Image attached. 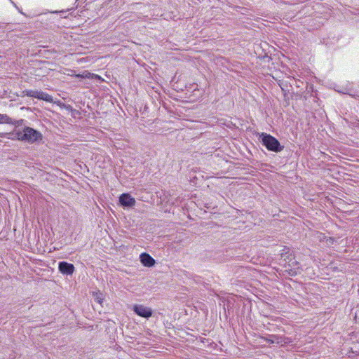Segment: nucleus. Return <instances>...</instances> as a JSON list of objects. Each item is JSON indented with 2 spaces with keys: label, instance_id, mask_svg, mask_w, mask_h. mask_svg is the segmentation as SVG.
I'll use <instances>...</instances> for the list:
<instances>
[{
  "label": "nucleus",
  "instance_id": "nucleus-1",
  "mask_svg": "<svg viewBox=\"0 0 359 359\" xmlns=\"http://www.w3.org/2000/svg\"><path fill=\"white\" fill-rule=\"evenodd\" d=\"M13 135L18 140L30 143H33L41 138V134L30 127H25L22 130H16Z\"/></svg>",
  "mask_w": 359,
  "mask_h": 359
},
{
  "label": "nucleus",
  "instance_id": "nucleus-2",
  "mask_svg": "<svg viewBox=\"0 0 359 359\" xmlns=\"http://www.w3.org/2000/svg\"><path fill=\"white\" fill-rule=\"evenodd\" d=\"M260 137H262V144L268 150L280 152L283 149L284 147L281 146L278 140L272 135L263 133Z\"/></svg>",
  "mask_w": 359,
  "mask_h": 359
},
{
  "label": "nucleus",
  "instance_id": "nucleus-3",
  "mask_svg": "<svg viewBox=\"0 0 359 359\" xmlns=\"http://www.w3.org/2000/svg\"><path fill=\"white\" fill-rule=\"evenodd\" d=\"M23 93L28 97H35L39 100H44L48 102H53L52 96L42 91L34 90H25L23 91Z\"/></svg>",
  "mask_w": 359,
  "mask_h": 359
},
{
  "label": "nucleus",
  "instance_id": "nucleus-4",
  "mask_svg": "<svg viewBox=\"0 0 359 359\" xmlns=\"http://www.w3.org/2000/svg\"><path fill=\"white\" fill-rule=\"evenodd\" d=\"M134 312L143 318H148L152 316V310L141 304H135L133 306Z\"/></svg>",
  "mask_w": 359,
  "mask_h": 359
},
{
  "label": "nucleus",
  "instance_id": "nucleus-5",
  "mask_svg": "<svg viewBox=\"0 0 359 359\" xmlns=\"http://www.w3.org/2000/svg\"><path fill=\"white\" fill-rule=\"evenodd\" d=\"M120 203L124 207H133L135 204V199L129 194H123L119 197Z\"/></svg>",
  "mask_w": 359,
  "mask_h": 359
},
{
  "label": "nucleus",
  "instance_id": "nucleus-6",
  "mask_svg": "<svg viewBox=\"0 0 359 359\" xmlns=\"http://www.w3.org/2000/svg\"><path fill=\"white\" fill-rule=\"evenodd\" d=\"M59 271L67 275H72L74 271V266L72 264L67 263L66 262H60L59 263Z\"/></svg>",
  "mask_w": 359,
  "mask_h": 359
},
{
  "label": "nucleus",
  "instance_id": "nucleus-7",
  "mask_svg": "<svg viewBox=\"0 0 359 359\" xmlns=\"http://www.w3.org/2000/svg\"><path fill=\"white\" fill-rule=\"evenodd\" d=\"M140 261L145 266L151 267L154 265L155 260L147 253H142L140 255Z\"/></svg>",
  "mask_w": 359,
  "mask_h": 359
},
{
  "label": "nucleus",
  "instance_id": "nucleus-8",
  "mask_svg": "<svg viewBox=\"0 0 359 359\" xmlns=\"http://www.w3.org/2000/svg\"><path fill=\"white\" fill-rule=\"evenodd\" d=\"M299 269V263L294 260V257L290 258L288 262V269L286 271H289L290 275L297 274L296 270Z\"/></svg>",
  "mask_w": 359,
  "mask_h": 359
},
{
  "label": "nucleus",
  "instance_id": "nucleus-9",
  "mask_svg": "<svg viewBox=\"0 0 359 359\" xmlns=\"http://www.w3.org/2000/svg\"><path fill=\"white\" fill-rule=\"evenodd\" d=\"M265 339H266V341H267L268 342H269L271 344H274V343L280 344L282 342L281 337H279L276 335H271L269 338H266Z\"/></svg>",
  "mask_w": 359,
  "mask_h": 359
},
{
  "label": "nucleus",
  "instance_id": "nucleus-10",
  "mask_svg": "<svg viewBox=\"0 0 359 359\" xmlns=\"http://www.w3.org/2000/svg\"><path fill=\"white\" fill-rule=\"evenodd\" d=\"M12 119L6 114H0V123H11Z\"/></svg>",
  "mask_w": 359,
  "mask_h": 359
},
{
  "label": "nucleus",
  "instance_id": "nucleus-11",
  "mask_svg": "<svg viewBox=\"0 0 359 359\" xmlns=\"http://www.w3.org/2000/svg\"><path fill=\"white\" fill-rule=\"evenodd\" d=\"M8 134L6 133H0V137H5L6 135H7Z\"/></svg>",
  "mask_w": 359,
  "mask_h": 359
},
{
  "label": "nucleus",
  "instance_id": "nucleus-12",
  "mask_svg": "<svg viewBox=\"0 0 359 359\" xmlns=\"http://www.w3.org/2000/svg\"><path fill=\"white\" fill-rule=\"evenodd\" d=\"M323 238H325V236H323L322 234H320V235L319 236V239H320V241H322V240H323Z\"/></svg>",
  "mask_w": 359,
  "mask_h": 359
},
{
  "label": "nucleus",
  "instance_id": "nucleus-13",
  "mask_svg": "<svg viewBox=\"0 0 359 359\" xmlns=\"http://www.w3.org/2000/svg\"><path fill=\"white\" fill-rule=\"evenodd\" d=\"M327 241H330V243H332L333 242V239L331 237H329L328 238H327Z\"/></svg>",
  "mask_w": 359,
  "mask_h": 359
},
{
  "label": "nucleus",
  "instance_id": "nucleus-14",
  "mask_svg": "<svg viewBox=\"0 0 359 359\" xmlns=\"http://www.w3.org/2000/svg\"><path fill=\"white\" fill-rule=\"evenodd\" d=\"M97 299H98V302L101 303V299L100 297H97Z\"/></svg>",
  "mask_w": 359,
  "mask_h": 359
}]
</instances>
